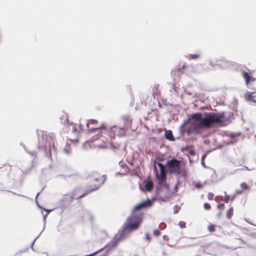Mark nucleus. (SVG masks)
Segmentation results:
<instances>
[{
    "instance_id": "1",
    "label": "nucleus",
    "mask_w": 256,
    "mask_h": 256,
    "mask_svg": "<svg viewBox=\"0 0 256 256\" xmlns=\"http://www.w3.org/2000/svg\"><path fill=\"white\" fill-rule=\"evenodd\" d=\"M230 114L229 113L221 112H201L193 114L188 117L181 127L188 124L193 130H197L202 128H210L214 124L224 126L230 122Z\"/></svg>"
},
{
    "instance_id": "2",
    "label": "nucleus",
    "mask_w": 256,
    "mask_h": 256,
    "mask_svg": "<svg viewBox=\"0 0 256 256\" xmlns=\"http://www.w3.org/2000/svg\"><path fill=\"white\" fill-rule=\"evenodd\" d=\"M142 214L132 212L126 219L123 226L122 231L121 232L125 236L126 233L136 230L142 223Z\"/></svg>"
},
{
    "instance_id": "3",
    "label": "nucleus",
    "mask_w": 256,
    "mask_h": 256,
    "mask_svg": "<svg viewBox=\"0 0 256 256\" xmlns=\"http://www.w3.org/2000/svg\"><path fill=\"white\" fill-rule=\"evenodd\" d=\"M38 148L45 151V154L48 158H50V148L51 144L54 148V144L50 136H48L46 132L42 130H38Z\"/></svg>"
},
{
    "instance_id": "4",
    "label": "nucleus",
    "mask_w": 256,
    "mask_h": 256,
    "mask_svg": "<svg viewBox=\"0 0 256 256\" xmlns=\"http://www.w3.org/2000/svg\"><path fill=\"white\" fill-rule=\"evenodd\" d=\"M166 166L170 174H176L178 178H186L185 166L181 161L173 158L168 161Z\"/></svg>"
},
{
    "instance_id": "5",
    "label": "nucleus",
    "mask_w": 256,
    "mask_h": 256,
    "mask_svg": "<svg viewBox=\"0 0 256 256\" xmlns=\"http://www.w3.org/2000/svg\"><path fill=\"white\" fill-rule=\"evenodd\" d=\"M125 237H126V236L124 235L122 232L116 234L106 246L96 252L89 254L88 256H94L104 249L106 250V254L102 256H107L110 252L117 244L118 242Z\"/></svg>"
},
{
    "instance_id": "6",
    "label": "nucleus",
    "mask_w": 256,
    "mask_h": 256,
    "mask_svg": "<svg viewBox=\"0 0 256 256\" xmlns=\"http://www.w3.org/2000/svg\"><path fill=\"white\" fill-rule=\"evenodd\" d=\"M125 237H126V236L124 235L122 232L116 234L106 246L96 252L89 254L88 256H94L104 249L106 250V254L102 256H107L110 252L117 244L118 242Z\"/></svg>"
},
{
    "instance_id": "7",
    "label": "nucleus",
    "mask_w": 256,
    "mask_h": 256,
    "mask_svg": "<svg viewBox=\"0 0 256 256\" xmlns=\"http://www.w3.org/2000/svg\"><path fill=\"white\" fill-rule=\"evenodd\" d=\"M125 132L126 128H119L114 126L110 128L109 136L111 138H114L116 135L122 136L124 135Z\"/></svg>"
},
{
    "instance_id": "8",
    "label": "nucleus",
    "mask_w": 256,
    "mask_h": 256,
    "mask_svg": "<svg viewBox=\"0 0 256 256\" xmlns=\"http://www.w3.org/2000/svg\"><path fill=\"white\" fill-rule=\"evenodd\" d=\"M154 171L156 178L159 181L160 184H163L166 180V172L165 170H160V174L158 173L157 168L156 165L154 166Z\"/></svg>"
},
{
    "instance_id": "9",
    "label": "nucleus",
    "mask_w": 256,
    "mask_h": 256,
    "mask_svg": "<svg viewBox=\"0 0 256 256\" xmlns=\"http://www.w3.org/2000/svg\"><path fill=\"white\" fill-rule=\"evenodd\" d=\"M220 246L217 244H211L204 246L202 250L204 253L208 254H214L219 248Z\"/></svg>"
},
{
    "instance_id": "10",
    "label": "nucleus",
    "mask_w": 256,
    "mask_h": 256,
    "mask_svg": "<svg viewBox=\"0 0 256 256\" xmlns=\"http://www.w3.org/2000/svg\"><path fill=\"white\" fill-rule=\"evenodd\" d=\"M103 130H102L99 128H92L90 131H96V132H98V134L94 137L90 138L88 142H86L84 144V146L86 148V145L88 144L89 142H94L95 140H98L102 136V134L104 133V132Z\"/></svg>"
},
{
    "instance_id": "11",
    "label": "nucleus",
    "mask_w": 256,
    "mask_h": 256,
    "mask_svg": "<svg viewBox=\"0 0 256 256\" xmlns=\"http://www.w3.org/2000/svg\"><path fill=\"white\" fill-rule=\"evenodd\" d=\"M154 200V198L151 200L148 199L144 201L136 206L134 208V210H136L142 208H147L153 204Z\"/></svg>"
},
{
    "instance_id": "12",
    "label": "nucleus",
    "mask_w": 256,
    "mask_h": 256,
    "mask_svg": "<svg viewBox=\"0 0 256 256\" xmlns=\"http://www.w3.org/2000/svg\"><path fill=\"white\" fill-rule=\"evenodd\" d=\"M72 132L74 134L77 135L82 130V125L81 124H72Z\"/></svg>"
},
{
    "instance_id": "13",
    "label": "nucleus",
    "mask_w": 256,
    "mask_h": 256,
    "mask_svg": "<svg viewBox=\"0 0 256 256\" xmlns=\"http://www.w3.org/2000/svg\"><path fill=\"white\" fill-rule=\"evenodd\" d=\"M98 188V186H97L95 188H94L92 189H91V190H86L84 193L83 194H82L80 196H76L75 193L74 192L73 194H72V198H82L84 197V196H86V194H89L90 192H93L94 190H96Z\"/></svg>"
},
{
    "instance_id": "14",
    "label": "nucleus",
    "mask_w": 256,
    "mask_h": 256,
    "mask_svg": "<svg viewBox=\"0 0 256 256\" xmlns=\"http://www.w3.org/2000/svg\"><path fill=\"white\" fill-rule=\"evenodd\" d=\"M144 186L146 190L150 192L153 188V183L150 180H146L144 181Z\"/></svg>"
},
{
    "instance_id": "15",
    "label": "nucleus",
    "mask_w": 256,
    "mask_h": 256,
    "mask_svg": "<svg viewBox=\"0 0 256 256\" xmlns=\"http://www.w3.org/2000/svg\"><path fill=\"white\" fill-rule=\"evenodd\" d=\"M245 98L248 101H252L256 103V96H252V92H246L245 94Z\"/></svg>"
},
{
    "instance_id": "16",
    "label": "nucleus",
    "mask_w": 256,
    "mask_h": 256,
    "mask_svg": "<svg viewBox=\"0 0 256 256\" xmlns=\"http://www.w3.org/2000/svg\"><path fill=\"white\" fill-rule=\"evenodd\" d=\"M165 137L166 138L170 140L173 141L174 138L173 136L172 132L170 130H167L165 132Z\"/></svg>"
},
{
    "instance_id": "17",
    "label": "nucleus",
    "mask_w": 256,
    "mask_h": 256,
    "mask_svg": "<svg viewBox=\"0 0 256 256\" xmlns=\"http://www.w3.org/2000/svg\"><path fill=\"white\" fill-rule=\"evenodd\" d=\"M64 152L67 154L70 155L72 152L71 144H70L66 143L64 148L63 150Z\"/></svg>"
},
{
    "instance_id": "18",
    "label": "nucleus",
    "mask_w": 256,
    "mask_h": 256,
    "mask_svg": "<svg viewBox=\"0 0 256 256\" xmlns=\"http://www.w3.org/2000/svg\"><path fill=\"white\" fill-rule=\"evenodd\" d=\"M242 76L246 80V84L248 85V82L250 80V74L247 72L244 71L242 72Z\"/></svg>"
},
{
    "instance_id": "19",
    "label": "nucleus",
    "mask_w": 256,
    "mask_h": 256,
    "mask_svg": "<svg viewBox=\"0 0 256 256\" xmlns=\"http://www.w3.org/2000/svg\"><path fill=\"white\" fill-rule=\"evenodd\" d=\"M60 120L62 124H65L68 122V117L66 114H64L60 117Z\"/></svg>"
},
{
    "instance_id": "20",
    "label": "nucleus",
    "mask_w": 256,
    "mask_h": 256,
    "mask_svg": "<svg viewBox=\"0 0 256 256\" xmlns=\"http://www.w3.org/2000/svg\"><path fill=\"white\" fill-rule=\"evenodd\" d=\"M155 164H156V165L158 166V168H160V170H165L164 166L162 164H161L159 162V160L158 161L157 160H155L154 162V166H155Z\"/></svg>"
},
{
    "instance_id": "21",
    "label": "nucleus",
    "mask_w": 256,
    "mask_h": 256,
    "mask_svg": "<svg viewBox=\"0 0 256 256\" xmlns=\"http://www.w3.org/2000/svg\"><path fill=\"white\" fill-rule=\"evenodd\" d=\"M233 208L230 206L228 210L226 212V217L230 219L233 215Z\"/></svg>"
},
{
    "instance_id": "22",
    "label": "nucleus",
    "mask_w": 256,
    "mask_h": 256,
    "mask_svg": "<svg viewBox=\"0 0 256 256\" xmlns=\"http://www.w3.org/2000/svg\"><path fill=\"white\" fill-rule=\"evenodd\" d=\"M243 193L242 190H237L236 191L235 194L231 197V202H232L238 194H242Z\"/></svg>"
},
{
    "instance_id": "23",
    "label": "nucleus",
    "mask_w": 256,
    "mask_h": 256,
    "mask_svg": "<svg viewBox=\"0 0 256 256\" xmlns=\"http://www.w3.org/2000/svg\"><path fill=\"white\" fill-rule=\"evenodd\" d=\"M96 146L100 148H109L108 146L107 145V144L104 141L101 144H98Z\"/></svg>"
},
{
    "instance_id": "24",
    "label": "nucleus",
    "mask_w": 256,
    "mask_h": 256,
    "mask_svg": "<svg viewBox=\"0 0 256 256\" xmlns=\"http://www.w3.org/2000/svg\"><path fill=\"white\" fill-rule=\"evenodd\" d=\"M216 226L214 224H210L208 226V230L210 232H214L216 230V228H215Z\"/></svg>"
},
{
    "instance_id": "25",
    "label": "nucleus",
    "mask_w": 256,
    "mask_h": 256,
    "mask_svg": "<svg viewBox=\"0 0 256 256\" xmlns=\"http://www.w3.org/2000/svg\"><path fill=\"white\" fill-rule=\"evenodd\" d=\"M236 136V134L232 133V134H230V136L232 138V140L230 142V143L232 144V143L235 142H236V140H234V139L233 140V138H234Z\"/></svg>"
},
{
    "instance_id": "26",
    "label": "nucleus",
    "mask_w": 256,
    "mask_h": 256,
    "mask_svg": "<svg viewBox=\"0 0 256 256\" xmlns=\"http://www.w3.org/2000/svg\"><path fill=\"white\" fill-rule=\"evenodd\" d=\"M224 194H226V196H225V197H224V201L226 203H228V201H229L230 199L231 200V197L232 196H230L228 195H226V192H224Z\"/></svg>"
},
{
    "instance_id": "27",
    "label": "nucleus",
    "mask_w": 256,
    "mask_h": 256,
    "mask_svg": "<svg viewBox=\"0 0 256 256\" xmlns=\"http://www.w3.org/2000/svg\"><path fill=\"white\" fill-rule=\"evenodd\" d=\"M96 121L94 120H88L87 122H86V126L88 127V126L90 124H94V123H96Z\"/></svg>"
},
{
    "instance_id": "28",
    "label": "nucleus",
    "mask_w": 256,
    "mask_h": 256,
    "mask_svg": "<svg viewBox=\"0 0 256 256\" xmlns=\"http://www.w3.org/2000/svg\"><path fill=\"white\" fill-rule=\"evenodd\" d=\"M240 186L243 190H246L248 188V186L247 185V184L246 182H242L240 184Z\"/></svg>"
},
{
    "instance_id": "29",
    "label": "nucleus",
    "mask_w": 256,
    "mask_h": 256,
    "mask_svg": "<svg viewBox=\"0 0 256 256\" xmlns=\"http://www.w3.org/2000/svg\"><path fill=\"white\" fill-rule=\"evenodd\" d=\"M153 234H154V236H160V230L156 229V230H154V232H153Z\"/></svg>"
},
{
    "instance_id": "30",
    "label": "nucleus",
    "mask_w": 256,
    "mask_h": 256,
    "mask_svg": "<svg viewBox=\"0 0 256 256\" xmlns=\"http://www.w3.org/2000/svg\"><path fill=\"white\" fill-rule=\"evenodd\" d=\"M178 226L180 228H182L186 227V223L183 221H180L178 223Z\"/></svg>"
},
{
    "instance_id": "31",
    "label": "nucleus",
    "mask_w": 256,
    "mask_h": 256,
    "mask_svg": "<svg viewBox=\"0 0 256 256\" xmlns=\"http://www.w3.org/2000/svg\"><path fill=\"white\" fill-rule=\"evenodd\" d=\"M26 152L28 154H30L32 157H34V158H36V152H28V151H26Z\"/></svg>"
},
{
    "instance_id": "32",
    "label": "nucleus",
    "mask_w": 256,
    "mask_h": 256,
    "mask_svg": "<svg viewBox=\"0 0 256 256\" xmlns=\"http://www.w3.org/2000/svg\"><path fill=\"white\" fill-rule=\"evenodd\" d=\"M214 194L212 192H208V198L209 200H212L213 199Z\"/></svg>"
},
{
    "instance_id": "33",
    "label": "nucleus",
    "mask_w": 256,
    "mask_h": 256,
    "mask_svg": "<svg viewBox=\"0 0 256 256\" xmlns=\"http://www.w3.org/2000/svg\"><path fill=\"white\" fill-rule=\"evenodd\" d=\"M204 207L206 210H210L211 208L210 204L208 203H205L204 205Z\"/></svg>"
},
{
    "instance_id": "34",
    "label": "nucleus",
    "mask_w": 256,
    "mask_h": 256,
    "mask_svg": "<svg viewBox=\"0 0 256 256\" xmlns=\"http://www.w3.org/2000/svg\"><path fill=\"white\" fill-rule=\"evenodd\" d=\"M203 184L200 182H197L195 184V186L197 188H200L202 187Z\"/></svg>"
},
{
    "instance_id": "35",
    "label": "nucleus",
    "mask_w": 256,
    "mask_h": 256,
    "mask_svg": "<svg viewBox=\"0 0 256 256\" xmlns=\"http://www.w3.org/2000/svg\"><path fill=\"white\" fill-rule=\"evenodd\" d=\"M180 180H178L174 188V190L176 192L178 190V186L180 184Z\"/></svg>"
},
{
    "instance_id": "36",
    "label": "nucleus",
    "mask_w": 256,
    "mask_h": 256,
    "mask_svg": "<svg viewBox=\"0 0 256 256\" xmlns=\"http://www.w3.org/2000/svg\"><path fill=\"white\" fill-rule=\"evenodd\" d=\"M218 208L220 209H224V205L223 204H220L218 205Z\"/></svg>"
},
{
    "instance_id": "37",
    "label": "nucleus",
    "mask_w": 256,
    "mask_h": 256,
    "mask_svg": "<svg viewBox=\"0 0 256 256\" xmlns=\"http://www.w3.org/2000/svg\"><path fill=\"white\" fill-rule=\"evenodd\" d=\"M190 56V58L194 59V58H198L199 56L197 54H191Z\"/></svg>"
},
{
    "instance_id": "38",
    "label": "nucleus",
    "mask_w": 256,
    "mask_h": 256,
    "mask_svg": "<svg viewBox=\"0 0 256 256\" xmlns=\"http://www.w3.org/2000/svg\"><path fill=\"white\" fill-rule=\"evenodd\" d=\"M178 210H179V208H178L177 207V206H175L174 208V213L175 214H177L178 212Z\"/></svg>"
},
{
    "instance_id": "39",
    "label": "nucleus",
    "mask_w": 256,
    "mask_h": 256,
    "mask_svg": "<svg viewBox=\"0 0 256 256\" xmlns=\"http://www.w3.org/2000/svg\"><path fill=\"white\" fill-rule=\"evenodd\" d=\"M86 216H88V218H90V220H92V216L91 214H90V212H86Z\"/></svg>"
},
{
    "instance_id": "40",
    "label": "nucleus",
    "mask_w": 256,
    "mask_h": 256,
    "mask_svg": "<svg viewBox=\"0 0 256 256\" xmlns=\"http://www.w3.org/2000/svg\"><path fill=\"white\" fill-rule=\"evenodd\" d=\"M146 238L148 240V242H149L150 241V236L148 233L146 234Z\"/></svg>"
},
{
    "instance_id": "41",
    "label": "nucleus",
    "mask_w": 256,
    "mask_h": 256,
    "mask_svg": "<svg viewBox=\"0 0 256 256\" xmlns=\"http://www.w3.org/2000/svg\"><path fill=\"white\" fill-rule=\"evenodd\" d=\"M49 212H48L45 215H43V220L45 222L46 220V217L47 215L48 214Z\"/></svg>"
},
{
    "instance_id": "42",
    "label": "nucleus",
    "mask_w": 256,
    "mask_h": 256,
    "mask_svg": "<svg viewBox=\"0 0 256 256\" xmlns=\"http://www.w3.org/2000/svg\"><path fill=\"white\" fill-rule=\"evenodd\" d=\"M38 236L36 238H35V239L34 240V241L32 242V244H31V247L32 248L33 245H34V242L36 241V240L38 238Z\"/></svg>"
},
{
    "instance_id": "43",
    "label": "nucleus",
    "mask_w": 256,
    "mask_h": 256,
    "mask_svg": "<svg viewBox=\"0 0 256 256\" xmlns=\"http://www.w3.org/2000/svg\"><path fill=\"white\" fill-rule=\"evenodd\" d=\"M204 156H203L202 158V166H204V162H203V158H204Z\"/></svg>"
},
{
    "instance_id": "44",
    "label": "nucleus",
    "mask_w": 256,
    "mask_h": 256,
    "mask_svg": "<svg viewBox=\"0 0 256 256\" xmlns=\"http://www.w3.org/2000/svg\"><path fill=\"white\" fill-rule=\"evenodd\" d=\"M167 238H168V236H166V235H164L163 236L164 239H167L168 240Z\"/></svg>"
},
{
    "instance_id": "45",
    "label": "nucleus",
    "mask_w": 256,
    "mask_h": 256,
    "mask_svg": "<svg viewBox=\"0 0 256 256\" xmlns=\"http://www.w3.org/2000/svg\"><path fill=\"white\" fill-rule=\"evenodd\" d=\"M244 168L245 169L248 170H250L248 169V168L247 166H244Z\"/></svg>"
},
{
    "instance_id": "46",
    "label": "nucleus",
    "mask_w": 256,
    "mask_h": 256,
    "mask_svg": "<svg viewBox=\"0 0 256 256\" xmlns=\"http://www.w3.org/2000/svg\"><path fill=\"white\" fill-rule=\"evenodd\" d=\"M40 194V192H38V193L37 194H36V199L37 197Z\"/></svg>"
},
{
    "instance_id": "47",
    "label": "nucleus",
    "mask_w": 256,
    "mask_h": 256,
    "mask_svg": "<svg viewBox=\"0 0 256 256\" xmlns=\"http://www.w3.org/2000/svg\"><path fill=\"white\" fill-rule=\"evenodd\" d=\"M163 225H164V224H162V223H161V224H160V226H163Z\"/></svg>"
},
{
    "instance_id": "48",
    "label": "nucleus",
    "mask_w": 256,
    "mask_h": 256,
    "mask_svg": "<svg viewBox=\"0 0 256 256\" xmlns=\"http://www.w3.org/2000/svg\"><path fill=\"white\" fill-rule=\"evenodd\" d=\"M210 66H212V67H214V64H212L211 63H210Z\"/></svg>"
},
{
    "instance_id": "49",
    "label": "nucleus",
    "mask_w": 256,
    "mask_h": 256,
    "mask_svg": "<svg viewBox=\"0 0 256 256\" xmlns=\"http://www.w3.org/2000/svg\"><path fill=\"white\" fill-rule=\"evenodd\" d=\"M105 180H106V178H103V182H102Z\"/></svg>"
},
{
    "instance_id": "50",
    "label": "nucleus",
    "mask_w": 256,
    "mask_h": 256,
    "mask_svg": "<svg viewBox=\"0 0 256 256\" xmlns=\"http://www.w3.org/2000/svg\"><path fill=\"white\" fill-rule=\"evenodd\" d=\"M109 145H110L111 147H112V144H109Z\"/></svg>"
},
{
    "instance_id": "51",
    "label": "nucleus",
    "mask_w": 256,
    "mask_h": 256,
    "mask_svg": "<svg viewBox=\"0 0 256 256\" xmlns=\"http://www.w3.org/2000/svg\"><path fill=\"white\" fill-rule=\"evenodd\" d=\"M41 233H42V232H40V234H40H41Z\"/></svg>"
},
{
    "instance_id": "52",
    "label": "nucleus",
    "mask_w": 256,
    "mask_h": 256,
    "mask_svg": "<svg viewBox=\"0 0 256 256\" xmlns=\"http://www.w3.org/2000/svg\"><path fill=\"white\" fill-rule=\"evenodd\" d=\"M41 233H42V232H40V234H40H41Z\"/></svg>"
},
{
    "instance_id": "53",
    "label": "nucleus",
    "mask_w": 256,
    "mask_h": 256,
    "mask_svg": "<svg viewBox=\"0 0 256 256\" xmlns=\"http://www.w3.org/2000/svg\"><path fill=\"white\" fill-rule=\"evenodd\" d=\"M255 138H256V134L255 135Z\"/></svg>"
}]
</instances>
